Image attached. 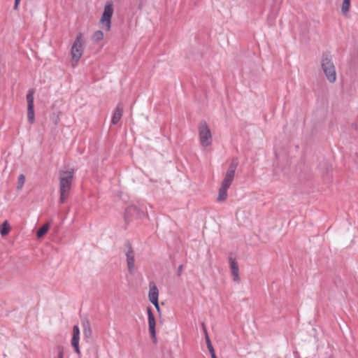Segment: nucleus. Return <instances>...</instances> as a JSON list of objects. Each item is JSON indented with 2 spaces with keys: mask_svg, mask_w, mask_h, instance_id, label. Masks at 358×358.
Wrapping results in <instances>:
<instances>
[{
  "mask_svg": "<svg viewBox=\"0 0 358 358\" xmlns=\"http://www.w3.org/2000/svg\"><path fill=\"white\" fill-rule=\"evenodd\" d=\"M103 38V33L101 30L96 31L92 37V39L94 42H99Z\"/></svg>",
  "mask_w": 358,
  "mask_h": 358,
  "instance_id": "6ab92c4d",
  "label": "nucleus"
},
{
  "mask_svg": "<svg viewBox=\"0 0 358 358\" xmlns=\"http://www.w3.org/2000/svg\"><path fill=\"white\" fill-rule=\"evenodd\" d=\"M350 3L351 0H343L342 6H341V12L343 15H346L349 12L350 8Z\"/></svg>",
  "mask_w": 358,
  "mask_h": 358,
  "instance_id": "a211bd4d",
  "label": "nucleus"
},
{
  "mask_svg": "<svg viewBox=\"0 0 358 358\" xmlns=\"http://www.w3.org/2000/svg\"><path fill=\"white\" fill-rule=\"evenodd\" d=\"M229 266L231 273L233 277V280L235 282L239 283L240 278H239V268L238 265L236 260L232 257H229Z\"/></svg>",
  "mask_w": 358,
  "mask_h": 358,
  "instance_id": "f8f14e48",
  "label": "nucleus"
},
{
  "mask_svg": "<svg viewBox=\"0 0 358 358\" xmlns=\"http://www.w3.org/2000/svg\"><path fill=\"white\" fill-rule=\"evenodd\" d=\"M25 182V176L23 174H20L17 179V189L20 190L23 187Z\"/></svg>",
  "mask_w": 358,
  "mask_h": 358,
  "instance_id": "412c9836",
  "label": "nucleus"
},
{
  "mask_svg": "<svg viewBox=\"0 0 358 358\" xmlns=\"http://www.w3.org/2000/svg\"><path fill=\"white\" fill-rule=\"evenodd\" d=\"M82 326L83 329V335L85 338L90 339L92 337V331L91 329L89 320L85 318L82 321Z\"/></svg>",
  "mask_w": 358,
  "mask_h": 358,
  "instance_id": "4468645a",
  "label": "nucleus"
},
{
  "mask_svg": "<svg viewBox=\"0 0 358 358\" xmlns=\"http://www.w3.org/2000/svg\"><path fill=\"white\" fill-rule=\"evenodd\" d=\"M20 1L21 0H15V3H14V6H13L14 10H17L18 8V6L20 3Z\"/></svg>",
  "mask_w": 358,
  "mask_h": 358,
  "instance_id": "a878e982",
  "label": "nucleus"
},
{
  "mask_svg": "<svg viewBox=\"0 0 358 358\" xmlns=\"http://www.w3.org/2000/svg\"><path fill=\"white\" fill-rule=\"evenodd\" d=\"M208 350H209V352H210L212 358H213V357H217L215 355V352L214 348H209Z\"/></svg>",
  "mask_w": 358,
  "mask_h": 358,
  "instance_id": "393cba45",
  "label": "nucleus"
},
{
  "mask_svg": "<svg viewBox=\"0 0 358 358\" xmlns=\"http://www.w3.org/2000/svg\"><path fill=\"white\" fill-rule=\"evenodd\" d=\"M202 327H203V332L205 334V340H206V343L208 349L213 348V346L211 343L210 339L208 336V332H207V330H206L204 323H202Z\"/></svg>",
  "mask_w": 358,
  "mask_h": 358,
  "instance_id": "aec40b11",
  "label": "nucleus"
},
{
  "mask_svg": "<svg viewBox=\"0 0 358 358\" xmlns=\"http://www.w3.org/2000/svg\"><path fill=\"white\" fill-rule=\"evenodd\" d=\"M114 12L113 3L112 1H108L103 9L99 23L102 29L106 31H110L111 29V19Z\"/></svg>",
  "mask_w": 358,
  "mask_h": 358,
  "instance_id": "20e7f679",
  "label": "nucleus"
},
{
  "mask_svg": "<svg viewBox=\"0 0 358 358\" xmlns=\"http://www.w3.org/2000/svg\"><path fill=\"white\" fill-rule=\"evenodd\" d=\"M199 134L201 144L207 147L211 144V131L206 121H201L199 125Z\"/></svg>",
  "mask_w": 358,
  "mask_h": 358,
  "instance_id": "39448f33",
  "label": "nucleus"
},
{
  "mask_svg": "<svg viewBox=\"0 0 358 358\" xmlns=\"http://www.w3.org/2000/svg\"><path fill=\"white\" fill-rule=\"evenodd\" d=\"M73 337L80 338V329L78 325H74L73 327Z\"/></svg>",
  "mask_w": 358,
  "mask_h": 358,
  "instance_id": "4be33fe9",
  "label": "nucleus"
},
{
  "mask_svg": "<svg viewBox=\"0 0 358 358\" xmlns=\"http://www.w3.org/2000/svg\"><path fill=\"white\" fill-rule=\"evenodd\" d=\"M321 66L327 80L330 83H334L336 79V73L332 56L329 52H324L322 54Z\"/></svg>",
  "mask_w": 358,
  "mask_h": 358,
  "instance_id": "7ed1b4c3",
  "label": "nucleus"
},
{
  "mask_svg": "<svg viewBox=\"0 0 358 358\" xmlns=\"http://www.w3.org/2000/svg\"><path fill=\"white\" fill-rule=\"evenodd\" d=\"M83 43V34L79 33L73 42L71 51L72 59L76 62H78L83 55L84 51Z\"/></svg>",
  "mask_w": 358,
  "mask_h": 358,
  "instance_id": "423d86ee",
  "label": "nucleus"
},
{
  "mask_svg": "<svg viewBox=\"0 0 358 358\" xmlns=\"http://www.w3.org/2000/svg\"><path fill=\"white\" fill-rule=\"evenodd\" d=\"M59 177V201L64 203L69 196L74 177V169L60 170Z\"/></svg>",
  "mask_w": 358,
  "mask_h": 358,
  "instance_id": "f03ea898",
  "label": "nucleus"
},
{
  "mask_svg": "<svg viewBox=\"0 0 358 358\" xmlns=\"http://www.w3.org/2000/svg\"><path fill=\"white\" fill-rule=\"evenodd\" d=\"M124 247L127 249L125 252V255L127 257L128 270L130 273H133L135 268L134 251L133 250L131 243L128 241L125 242Z\"/></svg>",
  "mask_w": 358,
  "mask_h": 358,
  "instance_id": "6e6552de",
  "label": "nucleus"
},
{
  "mask_svg": "<svg viewBox=\"0 0 358 358\" xmlns=\"http://www.w3.org/2000/svg\"><path fill=\"white\" fill-rule=\"evenodd\" d=\"M238 164L239 162L237 157L232 158L219 189L218 196L217 199L218 201H224L227 198V190L230 187L234 179L235 172Z\"/></svg>",
  "mask_w": 358,
  "mask_h": 358,
  "instance_id": "f257e3e1",
  "label": "nucleus"
},
{
  "mask_svg": "<svg viewBox=\"0 0 358 358\" xmlns=\"http://www.w3.org/2000/svg\"><path fill=\"white\" fill-rule=\"evenodd\" d=\"M79 341H80V338H78V337H73L71 338V344L72 345V347L73 348V350L75 351V352H76L78 355H80V347H79Z\"/></svg>",
  "mask_w": 358,
  "mask_h": 358,
  "instance_id": "dca6fc26",
  "label": "nucleus"
},
{
  "mask_svg": "<svg viewBox=\"0 0 358 358\" xmlns=\"http://www.w3.org/2000/svg\"><path fill=\"white\" fill-rule=\"evenodd\" d=\"M50 227L49 223H46L43 224L41 228H39L36 232V236L38 238L43 237L48 231Z\"/></svg>",
  "mask_w": 358,
  "mask_h": 358,
  "instance_id": "f3484780",
  "label": "nucleus"
},
{
  "mask_svg": "<svg viewBox=\"0 0 358 358\" xmlns=\"http://www.w3.org/2000/svg\"><path fill=\"white\" fill-rule=\"evenodd\" d=\"M145 215L143 210L136 206L132 205L128 206L124 213V220L129 222L132 218H141Z\"/></svg>",
  "mask_w": 358,
  "mask_h": 358,
  "instance_id": "0eeeda50",
  "label": "nucleus"
},
{
  "mask_svg": "<svg viewBox=\"0 0 358 358\" xmlns=\"http://www.w3.org/2000/svg\"><path fill=\"white\" fill-rule=\"evenodd\" d=\"M10 230V227L8 220H5L3 224L0 226V234L2 236H5L8 234Z\"/></svg>",
  "mask_w": 358,
  "mask_h": 358,
  "instance_id": "2eb2a0df",
  "label": "nucleus"
},
{
  "mask_svg": "<svg viewBox=\"0 0 358 358\" xmlns=\"http://www.w3.org/2000/svg\"><path fill=\"white\" fill-rule=\"evenodd\" d=\"M57 351H58V358H63V347L58 346Z\"/></svg>",
  "mask_w": 358,
  "mask_h": 358,
  "instance_id": "5701e85b",
  "label": "nucleus"
},
{
  "mask_svg": "<svg viewBox=\"0 0 358 358\" xmlns=\"http://www.w3.org/2000/svg\"><path fill=\"white\" fill-rule=\"evenodd\" d=\"M123 113V105L120 102L117 104L111 119V124H117L120 120Z\"/></svg>",
  "mask_w": 358,
  "mask_h": 358,
  "instance_id": "ddd939ff",
  "label": "nucleus"
},
{
  "mask_svg": "<svg viewBox=\"0 0 358 358\" xmlns=\"http://www.w3.org/2000/svg\"><path fill=\"white\" fill-rule=\"evenodd\" d=\"M147 313H148L149 332H150V336L152 339V341L154 343H156L157 342L156 331H155L156 322H155V315L152 313L151 307L149 306L147 308Z\"/></svg>",
  "mask_w": 358,
  "mask_h": 358,
  "instance_id": "9b49d317",
  "label": "nucleus"
},
{
  "mask_svg": "<svg viewBox=\"0 0 358 358\" xmlns=\"http://www.w3.org/2000/svg\"><path fill=\"white\" fill-rule=\"evenodd\" d=\"M34 93V91H29L26 96L27 102V120L30 124H33L35 121Z\"/></svg>",
  "mask_w": 358,
  "mask_h": 358,
  "instance_id": "1a4fd4ad",
  "label": "nucleus"
},
{
  "mask_svg": "<svg viewBox=\"0 0 358 358\" xmlns=\"http://www.w3.org/2000/svg\"><path fill=\"white\" fill-rule=\"evenodd\" d=\"M182 270H183V265L181 264L178 268V271H177V275L178 276H180L181 275Z\"/></svg>",
  "mask_w": 358,
  "mask_h": 358,
  "instance_id": "b1692460",
  "label": "nucleus"
},
{
  "mask_svg": "<svg viewBox=\"0 0 358 358\" xmlns=\"http://www.w3.org/2000/svg\"><path fill=\"white\" fill-rule=\"evenodd\" d=\"M159 290L154 282H150L149 284V293L148 298L150 301L155 306L158 312L160 311V308L158 301Z\"/></svg>",
  "mask_w": 358,
  "mask_h": 358,
  "instance_id": "9d476101",
  "label": "nucleus"
}]
</instances>
